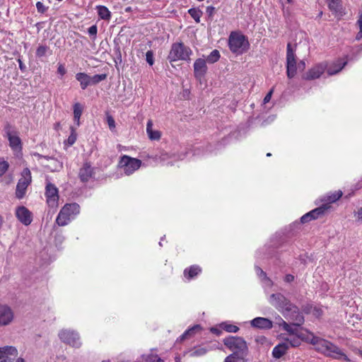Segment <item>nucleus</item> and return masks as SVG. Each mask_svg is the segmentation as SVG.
<instances>
[{
	"label": "nucleus",
	"mask_w": 362,
	"mask_h": 362,
	"mask_svg": "<svg viewBox=\"0 0 362 362\" xmlns=\"http://www.w3.org/2000/svg\"><path fill=\"white\" fill-rule=\"evenodd\" d=\"M16 216L18 220L25 226L30 225L33 221L32 213L23 206L16 209Z\"/></svg>",
	"instance_id": "16"
},
{
	"label": "nucleus",
	"mask_w": 362,
	"mask_h": 362,
	"mask_svg": "<svg viewBox=\"0 0 362 362\" xmlns=\"http://www.w3.org/2000/svg\"><path fill=\"white\" fill-rule=\"evenodd\" d=\"M15 362H25V361L24 358L19 357L15 361Z\"/></svg>",
	"instance_id": "60"
},
{
	"label": "nucleus",
	"mask_w": 362,
	"mask_h": 362,
	"mask_svg": "<svg viewBox=\"0 0 362 362\" xmlns=\"http://www.w3.org/2000/svg\"><path fill=\"white\" fill-rule=\"evenodd\" d=\"M102 362H110V360H105V361H103Z\"/></svg>",
	"instance_id": "62"
},
{
	"label": "nucleus",
	"mask_w": 362,
	"mask_h": 362,
	"mask_svg": "<svg viewBox=\"0 0 362 362\" xmlns=\"http://www.w3.org/2000/svg\"><path fill=\"white\" fill-rule=\"evenodd\" d=\"M88 32L90 35L96 36L97 32H98L97 26L95 25H93L90 26L88 28Z\"/></svg>",
	"instance_id": "48"
},
{
	"label": "nucleus",
	"mask_w": 362,
	"mask_h": 362,
	"mask_svg": "<svg viewBox=\"0 0 362 362\" xmlns=\"http://www.w3.org/2000/svg\"><path fill=\"white\" fill-rule=\"evenodd\" d=\"M269 303L289 320H293L295 325H301L304 322L303 316L299 313L296 306L291 304L281 293H275L270 296Z\"/></svg>",
	"instance_id": "2"
},
{
	"label": "nucleus",
	"mask_w": 362,
	"mask_h": 362,
	"mask_svg": "<svg viewBox=\"0 0 362 362\" xmlns=\"http://www.w3.org/2000/svg\"><path fill=\"white\" fill-rule=\"evenodd\" d=\"M107 78V74H95L93 76H90V85H95L100 83L102 81L105 80Z\"/></svg>",
	"instance_id": "39"
},
{
	"label": "nucleus",
	"mask_w": 362,
	"mask_h": 362,
	"mask_svg": "<svg viewBox=\"0 0 362 362\" xmlns=\"http://www.w3.org/2000/svg\"><path fill=\"white\" fill-rule=\"evenodd\" d=\"M288 348L289 346L288 345V343L283 342L276 345L272 351L273 356L276 358H280L286 354Z\"/></svg>",
	"instance_id": "22"
},
{
	"label": "nucleus",
	"mask_w": 362,
	"mask_h": 362,
	"mask_svg": "<svg viewBox=\"0 0 362 362\" xmlns=\"http://www.w3.org/2000/svg\"><path fill=\"white\" fill-rule=\"evenodd\" d=\"M17 349L13 346L0 347V362H13L18 356Z\"/></svg>",
	"instance_id": "15"
},
{
	"label": "nucleus",
	"mask_w": 362,
	"mask_h": 362,
	"mask_svg": "<svg viewBox=\"0 0 362 362\" xmlns=\"http://www.w3.org/2000/svg\"><path fill=\"white\" fill-rule=\"evenodd\" d=\"M14 320V312L7 305H0V326H7Z\"/></svg>",
	"instance_id": "14"
},
{
	"label": "nucleus",
	"mask_w": 362,
	"mask_h": 362,
	"mask_svg": "<svg viewBox=\"0 0 362 362\" xmlns=\"http://www.w3.org/2000/svg\"><path fill=\"white\" fill-rule=\"evenodd\" d=\"M322 314V310L321 308H314L313 309V315H315L316 317H320L321 316Z\"/></svg>",
	"instance_id": "52"
},
{
	"label": "nucleus",
	"mask_w": 362,
	"mask_h": 362,
	"mask_svg": "<svg viewBox=\"0 0 362 362\" xmlns=\"http://www.w3.org/2000/svg\"><path fill=\"white\" fill-rule=\"evenodd\" d=\"M146 62L147 63L150 65V66H152L154 63V59H153V53L151 50H149L146 52Z\"/></svg>",
	"instance_id": "44"
},
{
	"label": "nucleus",
	"mask_w": 362,
	"mask_h": 362,
	"mask_svg": "<svg viewBox=\"0 0 362 362\" xmlns=\"http://www.w3.org/2000/svg\"><path fill=\"white\" fill-rule=\"evenodd\" d=\"M327 68L326 62H322L315 64L303 76L305 80H314L318 78L325 72Z\"/></svg>",
	"instance_id": "13"
},
{
	"label": "nucleus",
	"mask_w": 362,
	"mask_h": 362,
	"mask_svg": "<svg viewBox=\"0 0 362 362\" xmlns=\"http://www.w3.org/2000/svg\"><path fill=\"white\" fill-rule=\"evenodd\" d=\"M60 340L75 349H79L82 345V341L79 334L73 329H64L58 334Z\"/></svg>",
	"instance_id": "8"
},
{
	"label": "nucleus",
	"mask_w": 362,
	"mask_h": 362,
	"mask_svg": "<svg viewBox=\"0 0 362 362\" xmlns=\"http://www.w3.org/2000/svg\"><path fill=\"white\" fill-rule=\"evenodd\" d=\"M62 167V165L59 163H58V166L55 167L54 168H50L51 170L52 171H54V170H57L58 168H61Z\"/></svg>",
	"instance_id": "58"
},
{
	"label": "nucleus",
	"mask_w": 362,
	"mask_h": 362,
	"mask_svg": "<svg viewBox=\"0 0 362 362\" xmlns=\"http://www.w3.org/2000/svg\"><path fill=\"white\" fill-rule=\"evenodd\" d=\"M146 133L151 140H159L161 137L160 131L153 129V122L151 119L146 124Z\"/></svg>",
	"instance_id": "21"
},
{
	"label": "nucleus",
	"mask_w": 362,
	"mask_h": 362,
	"mask_svg": "<svg viewBox=\"0 0 362 362\" xmlns=\"http://www.w3.org/2000/svg\"><path fill=\"white\" fill-rule=\"evenodd\" d=\"M18 62H19V67L21 70L24 69H25V66L23 65V64L22 63L21 60V59H18Z\"/></svg>",
	"instance_id": "59"
},
{
	"label": "nucleus",
	"mask_w": 362,
	"mask_h": 362,
	"mask_svg": "<svg viewBox=\"0 0 362 362\" xmlns=\"http://www.w3.org/2000/svg\"><path fill=\"white\" fill-rule=\"evenodd\" d=\"M292 321V324L289 325L286 322H283L281 325H282V327L284 330L288 332L291 335L293 334H297V327H299L300 325H297L294 324V321Z\"/></svg>",
	"instance_id": "31"
},
{
	"label": "nucleus",
	"mask_w": 362,
	"mask_h": 362,
	"mask_svg": "<svg viewBox=\"0 0 362 362\" xmlns=\"http://www.w3.org/2000/svg\"><path fill=\"white\" fill-rule=\"evenodd\" d=\"M144 362H163V360L156 354H149L144 356Z\"/></svg>",
	"instance_id": "37"
},
{
	"label": "nucleus",
	"mask_w": 362,
	"mask_h": 362,
	"mask_svg": "<svg viewBox=\"0 0 362 362\" xmlns=\"http://www.w3.org/2000/svg\"><path fill=\"white\" fill-rule=\"evenodd\" d=\"M255 271L257 274L260 277L263 278L264 279L267 280L269 283V284H271V281L267 277L266 273L259 267H255Z\"/></svg>",
	"instance_id": "42"
},
{
	"label": "nucleus",
	"mask_w": 362,
	"mask_h": 362,
	"mask_svg": "<svg viewBox=\"0 0 362 362\" xmlns=\"http://www.w3.org/2000/svg\"><path fill=\"white\" fill-rule=\"evenodd\" d=\"M107 121V124H108L110 129L111 130H113L115 128V120L112 118V117L108 116Z\"/></svg>",
	"instance_id": "47"
},
{
	"label": "nucleus",
	"mask_w": 362,
	"mask_h": 362,
	"mask_svg": "<svg viewBox=\"0 0 362 362\" xmlns=\"http://www.w3.org/2000/svg\"><path fill=\"white\" fill-rule=\"evenodd\" d=\"M70 130H71V134L66 140V143L69 146H72L76 141L77 134L76 132V129L74 127H71Z\"/></svg>",
	"instance_id": "36"
},
{
	"label": "nucleus",
	"mask_w": 362,
	"mask_h": 362,
	"mask_svg": "<svg viewBox=\"0 0 362 362\" xmlns=\"http://www.w3.org/2000/svg\"><path fill=\"white\" fill-rule=\"evenodd\" d=\"M45 197L49 207L57 208L59 202V192L57 187L51 182H47L45 187Z\"/></svg>",
	"instance_id": "10"
},
{
	"label": "nucleus",
	"mask_w": 362,
	"mask_h": 362,
	"mask_svg": "<svg viewBox=\"0 0 362 362\" xmlns=\"http://www.w3.org/2000/svg\"><path fill=\"white\" fill-rule=\"evenodd\" d=\"M57 72L61 75V76H63L66 74V69L62 64H59L58 65Z\"/></svg>",
	"instance_id": "50"
},
{
	"label": "nucleus",
	"mask_w": 362,
	"mask_h": 362,
	"mask_svg": "<svg viewBox=\"0 0 362 362\" xmlns=\"http://www.w3.org/2000/svg\"><path fill=\"white\" fill-rule=\"evenodd\" d=\"M80 211V206L76 203L67 204L60 210L56 222L59 226L67 225Z\"/></svg>",
	"instance_id": "5"
},
{
	"label": "nucleus",
	"mask_w": 362,
	"mask_h": 362,
	"mask_svg": "<svg viewBox=\"0 0 362 362\" xmlns=\"http://www.w3.org/2000/svg\"><path fill=\"white\" fill-rule=\"evenodd\" d=\"M220 58L219 52L217 49L213 50L210 54L207 57L206 62L213 64L217 62Z\"/></svg>",
	"instance_id": "35"
},
{
	"label": "nucleus",
	"mask_w": 362,
	"mask_h": 362,
	"mask_svg": "<svg viewBox=\"0 0 362 362\" xmlns=\"http://www.w3.org/2000/svg\"><path fill=\"white\" fill-rule=\"evenodd\" d=\"M286 62L287 76L289 78H292L296 74V61L294 50L290 42L287 44Z\"/></svg>",
	"instance_id": "11"
},
{
	"label": "nucleus",
	"mask_w": 362,
	"mask_h": 362,
	"mask_svg": "<svg viewBox=\"0 0 362 362\" xmlns=\"http://www.w3.org/2000/svg\"><path fill=\"white\" fill-rule=\"evenodd\" d=\"M215 8L213 6L206 7V13L209 16H212L214 13Z\"/></svg>",
	"instance_id": "53"
},
{
	"label": "nucleus",
	"mask_w": 362,
	"mask_h": 362,
	"mask_svg": "<svg viewBox=\"0 0 362 362\" xmlns=\"http://www.w3.org/2000/svg\"><path fill=\"white\" fill-rule=\"evenodd\" d=\"M192 52L182 42L174 43L171 47L168 58L170 61L189 60Z\"/></svg>",
	"instance_id": "7"
},
{
	"label": "nucleus",
	"mask_w": 362,
	"mask_h": 362,
	"mask_svg": "<svg viewBox=\"0 0 362 362\" xmlns=\"http://www.w3.org/2000/svg\"><path fill=\"white\" fill-rule=\"evenodd\" d=\"M188 13L197 23H199L200 21V18L202 14L200 10L197 8H190L188 11Z\"/></svg>",
	"instance_id": "38"
},
{
	"label": "nucleus",
	"mask_w": 362,
	"mask_h": 362,
	"mask_svg": "<svg viewBox=\"0 0 362 362\" xmlns=\"http://www.w3.org/2000/svg\"><path fill=\"white\" fill-rule=\"evenodd\" d=\"M354 215L357 221L361 222L362 221V206L358 208L356 211H354Z\"/></svg>",
	"instance_id": "45"
},
{
	"label": "nucleus",
	"mask_w": 362,
	"mask_h": 362,
	"mask_svg": "<svg viewBox=\"0 0 362 362\" xmlns=\"http://www.w3.org/2000/svg\"><path fill=\"white\" fill-rule=\"evenodd\" d=\"M5 133L9 141V146L11 149L18 153L22 149L21 141L17 133L13 131L11 126L7 125L5 127Z\"/></svg>",
	"instance_id": "12"
},
{
	"label": "nucleus",
	"mask_w": 362,
	"mask_h": 362,
	"mask_svg": "<svg viewBox=\"0 0 362 362\" xmlns=\"http://www.w3.org/2000/svg\"><path fill=\"white\" fill-rule=\"evenodd\" d=\"M36 7H37V11L41 13H45L47 10V8L44 6V4L40 1L37 2Z\"/></svg>",
	"instance_id": "46"
},
{
	"label": "nucleus",
	"mask_w": 362,
	"mask_h": 362,
	"mask_svg": "<svg viewBox=\"0 0 362 362\" xmlns=\"http://www.w3.org/2000/svg\"><path fill=\"white\" fill-rule=\"evenodd\" d=\"M342 196V192L341 191H337L334 193H332L330 195H328L325 198V201L327 202V203L324 204L323 205H327L328 209L330 207L329 204L331 203H334L336 201H337Z\"/></svg>",
	"instance_id": "30"
},
{
	"label": "nucleus",
	"mask_w": 362,
	"mask_h": 362,
	"mask_svg": "<svg viewBox=\"0 0 362 362\" xmlns=\"http://www.w3.org/2000/svg\"><path fill=\"white\" fill-rule=\"evenodd\" d=\"M345 64L346 62H344L342 64L341 63L334 64L332 66L327 69V74L332 76L339 73L343 69Z\"/></svg>",
	"instance_id": "32"
},
{
	"label": "nucleus",
	"mask_w": 362,
	"mask_h": 362,
	"mask_svg": "<svg viewBox=\"0 0 362 362\" xmlns=\"http://www.w3.org/2000/svg\"><path fill=\"white\" fill-rule=\"evenodd\" d=\"M207 71L206 60L197 59L194 63V74L196 78L201 80Z\"/></svg>",
	"instance_id": "18"
},
{
	"label": "nucleus",
	"mask_w": 362,
	"mask_h": 362,
	"mask_svg": "<svg viewBox=\"0 0 362 362\" xmlns=\"http://www.w3.org/2000/svg\"><path fill=\"white\" fill-rule=\"evenodd\" d=\"M267 156H271V153H268L267 154Z\"/></svg>",
	"instance_id": "63"
},
{
	"label": "nucleus",
	"mask_w": 362,
	"mask_h": 362,
	"mask_svg": "<svg viewBox=\"0 0 362 362\" xmlns=\"http://www.w3.org/2000/svg\"><path fill=\"white\" fill-rule=\"evenodd\" d=\"M141 163V160L138 158L124 155L120 157L117 166L126 175H130L139 169Z\"/></svg>",
	"instance_id": "6"
},
{
	"label": "nucleus",
	"mask_w": 362,
	"mask_h": 362,
	"mask_svg": "<svg viewBox=\"0 0 362 362\" xmlns=\"http://www.w3.org/2000/svg\"><path fill=\"white\" fill-rule=\"evenodd\" d=\"M168 157V155L167 153H162L160 156V159L163 161H165Z\"/></svg>",
	"instance_id": "56"
},
{
	"label": "nucleus",
	"mask_w": 362,
	"mask_h": 362,
	"mask_svg": "<svg viewBox=\"0 0 362 362\" xmlns=\"http://www.w3.org/2000/svg\"><path fill=\"white\" fill-rule=\"evenodd\" d=\"M83 107L79 103L74 105V120L77 127L80 125V118L82 115Z\"/></svg>",
	"instance_id": "28"
},
{
	"label": "nucleus",
	"mask_w": 362,
	"mask_h": 362,
	"mask_svg": "<svg viewBox=\"0 0 362 362\" xmlns=\"http://www.w3.org/2000/svg\"><path fill=\"white\" fill-rule=\"evenodd\" d=\"M327 209V205H322L320 207H317L312 210L311 211L307 213L306 214L303 215L300 218V221L301 223H304L313 219H315L318 218L320 215L323 214Z\"/></svg>",
	"instance_id": "17"
},
{
	"label": "nucleus",
	"mask_w": 362,
	"mask_h": 362,
	"mask_svg": "<svg viewBox=\"0 0 362 362\" xmlns=\"http://www.w3.org/2000/svg\"><path fill=\"white\" fill-rule=\"evenodd\" d=\"M283 322H285L280 316H278L276 317L275 323L279 325V327H282V325H281Z\"/></svg>",
	"instance_id": "54"
},
{
	"label": "nucleus",
	"mask_w": 362,
	"mask_h": 362,
	"mask_svg": "<svg viewBox=\"0 0 362 362\" xmlns=\"http://www.w3.org/2000/svg\"><path fill=\"white\" fill-rule=\"evenodd\" d=\"M211 331L212 332H217V329H215V328H211Z\"/></svg>",
	"instance_id": "61"
},
{
	"label": "nucleus",
	"mask_w": 362,
	"mask_h": 362,
	"mask_svg": "<svg viewBox=\"0 0 362 362\" xmlns=\"http://www.w3.org/2000/svg\"><path fill=\"white\" fill-rule=\"evenodd\" d=\"M96 10L99 17L105 21H110L111 18V12L105 6H97Z\"/></svg>",
	"instance_id": "26"
},
{
	"label": "nucleus",
	"mask_w": 362,
	"mask_h": 362,
	"mask_svg": "<svg viewBox=\"0 0 362 362\" xmlns=\"http://www.w3.org/2000/svg\"><path fill=\"white\" fill-rule=\"evenodd\" d=\"M9 167L8 163L4 160V158H0V175H3Z\"/></svg>",
	"instance_id": "41"
},
{
	"label": "nucleus",
	"mask_w": 362,
	"mask_h": 362,
	"mask_svg": "<svg viewBox=\"0 0 362 362\" xmlns=\"http://www.w3.org/2000/svg\"><path fill=\"white\" fill-rule=\"evenodd\" d=\"M76 78L80 82L81 88L84 90L88 86H90V76L85 73H78L76 75Z\"/></svg>",
	"instance_id": "24"
},
{
	"label": "nucleus",
	"mask_w": 362,
	"mask_h": 362,
	"mask_svg": "<svg viewBox=\"0 0 362 362\" xmlns=\"http://www.w3.org/2000/svg\"><path fill=\"white\" fill-rule=\"evenodd\" d=\"M305 339L315 346V349L317 352L327 357L337 360L342 359L347 362L350 361L348 356L339 346L327 339L316 337L313 333H309Z\"/></svg>",
	"instance_id": "1"
},
{
	"label": "nucleus",
	"mask_w": 362,
	"mask_h": 362,
	"mask_svg": "<svg viewBox=\"0 0 362 362\" xmlns=\"http://www.w3.org/2000/svg\"><path fill=\"white\" fill-rule=\"evenodd\" d=\"M93 175V169L88 163H85L80 168L78 176L80 180L83 182H88Z\"/></svg>",
	"instance_id": "20"
},
{
	"label": "nucleus",
	"mask_w": 362,
	"mask_h": 362,
	"mask_svg": "<svg viewBox=\"0 0 362 362\" xmlns=\"http://www.w3.org/2000/svg\"><path fill=\"white\" fill-rule=\"evenodd\" d=\"M273 93V89L270 90L269 92L266 95V96L264 98V103L266 104L269 103L271 100L272 95Z\"/></svg>",
	"instance_id": "51"
},
{
	"label": "nucleus",
	"mask_w": 362,
	"mask_h": 362,
	"mask_svg": "<svg viewBox=\"0 0 362 362\" xmlns=\"http://www.w3.org/2000/svg\"><path fill=\"white\" fill-rule=\"evenodd\" d=\"M201 268L199 266L193 265L184 271V275L188 279H192L201 272Z\"/></svg>",
	"instance_id": "27"
},
{
	"label": "nucleus",
	"mask_w": 362,
	"mask_h": 362,
	"mask_svg": "<svg viewBox=\"0 0 362 362\" xmlns=\"http://www.w3.org/2000/svg\"><path fill=\"white\" fill-rule=\"evenodd\" d=\"M301 64H303V66H305V63L303 62H301Z\"/></svg>",
	"instance_id": "64"
},
{
	"label": "nucleus",
	"mask_w": 362,
	"mask_h": 362,
	"mask_svg": "<svg viewBox=\"0 0 362 362\" xmlns=\"http://www.w3.org/2000/svg\"><path fill=\"white\" fill-rule=\"evenodd\" d=\"M220 327L224 329L225 331L230 333H235L239 330V328L237 326L232 324H229L228 322H222L220 325Z\"/></svg>",
	"instance_id": "34"
},
{
	"label": "nucleus",
	"mask_w": 362,
	"mask_h": 362,
	"mask_svg": "<svg viewBox=\"0 0 362 362\" xmlns=\"http://www.w3.org/2000/svg\"><path fill=\"white\" fill-rule=\"evenodd\" d=\"M326 2L332 12L342 14V4L341 0H326Z\"/></svg>",
	"instance_id": "23"
},
{
	"label": "nucleus",
	"mask_w": 362,
	"mask_h": 362,
	"mask_svg": "<svg viewBox=\"0 0 362 362\" xmlns=\"http://www.w3.org/2000/svg\"><path fill=\"white\" fill-rule=\"evenodd\" d=\"M284 343H288V345L291 347H297L300 344V339L298 337L291 335L289 338L286 339Z\"/></svg>",
	"instance_id": "33"
},
{
	"label": "nucleus",
	"mask_w": 362,
	"mask_h": 362,
	"mask_svg": "<svg viewBox=\"0 0 362 362\" xmlns=\"http://www.w3.org/2000/svg\"><path fill=\"white\" fill-rule=\"evenodd\" d=\"M293 279H294V276L291 274H287L285 276V281L287 282H291L293 281Z\"/></svg>",
	"instance_id": "55"
},
{
	"label": "nucleus",
	"mask_w": 362,
	"mask_h": 362,
	"mask_svg": "<svg viewBox=\"0 0 362 362\" xmlns=\"http://www.w3.org/2000/svg\"><path fill=\"white\" fill-rule=\"evenodd\" d=\"M250 325L252 327L264 329H269L273 327V322L266 317H255L250 321Z\"/></svg>",
	"instance_id": "19"
},
{
	"label": "nucleus",
	"mask_w": 362,
	"mask_h": 362,
	"mask_svg": "<svg viewBox=\"0 0 362 362\" xmlns=\"http://www.w3.org/2000/svg\"><path fill=\"white\" fill-rule=\"evenodd\" d=\"M357 25L359 28V32L356 35V39L360 40L362 38V13L360 14L358 20L357 21Z\"/></svg>",
	"instance_id": "43"
},
{
	"label": "nucleus",
	"mask_w": 362,
	"mask_h": 362,
	"mask_svg": "<svg viewBox=\"0 0 362 362\" xmlns=\"http://www.w3.org/2000/svg\"><path fill=\"white\" fill-rule=\"evenodd\" d=\"M228 46L233 53L241 54L248 49L250 44L247 37L240 32H231L228 38Z\"/></svg>",
	"instance_id": "4"
},
{
	"label": "nucleus",
	"mask_w": 362,
	"mask_h": 362,
	"mask_svg": "<svg viewBox=\"0 0 362 362\" xmlns=\"http://www.w3.org/2000/svg\"><path fill=\"white\" fill-rule=\"evenodd\" d=\"M225 346L233 351L232 354L243 360L247 354L248 348L246 341L241 337H229L223 340Z\"/></svg>",
	"instance_id": "3"
},
{
	"label": "nucleus",
	"mask_w": 362,
	"mask_h": 362,
	"mask_svg": "<svg viewBox=\"0 0 362 362\" xmlns=\"http://www.w3.org/2000/svg\"><path fill=\"white\" fill-rule=\"evenodd\" d=\"M202 329V327L200 325H197L193 326L192 327L186 330L180 337V341L184 340L185 339L187 338L188 337H191L193 334H194L196 332L200 331Z\"/></svg>",
	"instance_id": "29"
},
{
	"label": "nucleus",
	"mask_w": 362,
	"mask_h": 362,
	"mask_svg": "<svg viewBox=\"0 0 362 362\" xmlns=\"http://www.w3.org/2000/svg\"><path fill=\"white\" fill-rule=\"evenodd\" d=\"M32 180L31 173L28 168H25L21 173L16 191V196L18 199H22L26 192L27 187Z\"/></svg>",
	"instance_id": "9"
},
{
	"label": "nucleus",
	"mask_w": 362,
	"mask_h": 362,
	"mask_svg": "<svg viewBox=\"0 0 362 362\" xmlns=\"http://www.w3.org/2000/svg\"><path fill=\"white\" fill-rule=\"evenodd\" d=\"M208 351V349L203 346H196L194 349L189 350L187 354L190 357H200L205 355Z\"/></svg>",
	"instance_id": "25"
},
{
	"label": "nucleus",
	"mask_w": 362,
	"mask_h": 362,
	"mask_svg": "<svg viewBox=\"0 0 362 362\" xmlns=\"http://www.w3.org/2000/svg\"><path fill=\"white\" fill-rule=\"evenodd\" d=\"M48 49H49V47L47 46L40 45L36 50V56L37 57H44L47 54Z\"/></svg>",
	"instance_id": "40"
},
{
	"label": "nucleus",
	"mask_w": 362,
	"mask_h": 362,
	"mask_svg": "<svg viewBox=\"0 0 362 362\" xmlns=\"http://www.w3.org/2000/svg\"><path fill=\"white\" fill-rule=\"evenodd\" d=\"M238 360L240 359L236 356H234V354H230L226 358L225 362H238Z\"/></svg>",
	"instance_id": "49"
},
{
	"label": "nucleus",
	"mask_w": 362,
	"mask_h": 362,
	"mask_svg": "<svg viewBox=\"0 0 362 362\" xmlns=\"http://www.w3.org/2000/svg\"><path fill=\"white\" fill-rule=\"evenodd\" d=\"M257 341H259L261 343H263L264 341H266V338L264 337H259L257 339Z\"/></svg>",
	"instance_id": "57"
}]
</instances>
